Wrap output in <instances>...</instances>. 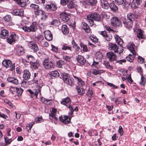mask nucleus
Returning a JSON list of instances; mask_svg holds the SVG:
<instances>
[{
	"label": "nucleus",
	"instance_id": "49",
	"mask_svg": "<svg viewBox=\"0 0 146 146\" xmlns=\"http://www.w3.org/2000/svg\"><path fill=\"white\" fill-rule=\"evenodd\" d=\"M35 123V122H32L29 124H27L26 126V129L28 130V132L30 131L31 128L32 127L33 125Z\"/></svg>",
	"mask_w": 146,
	"mask_h": 146
},
{
	"label": "nucleus",
	"instance_id": "54",
	"mask_svg": "<svg viewBox=\"0 0 146 146\" xmlns=\"http://www.w3.org/2000/svg\"><path fill=\"white\" fill-rule=\"evenodd\" d=\"M41 87L39 86L38 88V89H36V92L34 93V96H35L36 98H37V96L38 95V94L40 93V94H41L40 93V88Z\"/></svg>",
	"mask_w": 146,
	"mask_h": 146
},
{
	"label": "nucleus",
	"instance_id": "46",
	"mask_svg": "<svg viewBox=\"0 0 146 146\" xmlns=\"http://www.w3.org/2000/svg\"><path fill=\"white\" fill-rule=\"evenodd\" d=\"M50 6L51 11H55L57 10V7L55 3H52L50 4Z\"/></svg>",
	"mask_w": 146,
	"mask_h": 146
},
{
	"label": "nucleus",
	"instance_id": "13",
	"mask_svg": "<svg viewBox=\"0 0 146 146\" xmlns=\"http://www.w3.org/2000/svg\"><path fill=\"white\" fill-rule=\"evenodd\" d=\"M139 16L138 15H136L133 13H129L127 14V19L128 21H130L133 23L136 18H137Z\"/></svg>",
	"mask_w": 146,
	"mask_h": 146
},
{
	"label": "nucleus",
	"instance_id": "38",
	"mask_svg": "<svg viewBox=\"0 0 146 146\" xmlns=\"http://www.w3.org/2000/svg\"><path fill=\"white\" fill-rule=\"evenodd\" d=\"M76 90L77 91L78 94L79 95H82L84 94L85 93L84 90L82 88H80L79 86L76 87Z\"/></svg>",
	"mask_w": 146,
	"mask_h": 146
},
{
	"label": "nucleus",
	"instance_id": "21",
	"mask_svg": "<svg viewBox=\"0 0 146 146\" xmlns=\"http://www.w3.org/2000/svg\"><path fill=\"white\" fill-rule=\"evenodd\" d=\"M25 53L24 48L22 46H19L16 50V54L18 56H20L23 55Z\"/></svg>",
	"mask_w": 146,
	"mask_h": 146
},
{
	"label": "nucleus",
	"instance_id": "5",
	"mask_svg": "<svg viewBox=\"0 0 146 146\" xmlns=\"http://www.w3.org/2000/svg\"><path fill=\"white\" fill-rule=\"evenodd\" d=\"M111 22L112 26L114 27H118L122 25L120 19L116 17H113L111 18Z\"/></svg>",
	"mask_w": 146,
	"mask_h": 146
},
{
	"label": "nucleus",
	"instance_id": "22",
	"mask_svg": "<svg viewBox=\"0 0 146 146\" xmlns=\"http://www.w3.org/2000/svg\"><path fill=\"white\" fill-rule=\"evenodd\" d=\"M61 49L64 50H69L71 52L73 50V48L71 45H69L66 43H63L62 44Z\"/></svg>",
	"mask_w": 146,
	"mask_h": 146
},
{
	"label": "nucleus",
	"instance_id": "51",
	"mask_svg": "<svg viewBox=\"0 0 146 146\" xmlns=\"http://www.w3.org/2000/svg\"><path fill=\"white\" fill-rule=\"evenodd\" d=\"M80 46L81 48H82V50L84 52H87L88 50L87 46L84 45L83 43H80Z\"/></svg>",
	"mask_w": 146,
	"mask_h": 146
},
{
	"label": "nucleus",
	"instance_id": "9",
	"mask_svg": "<svg viewBox=\"0 0 146 146\" xmlns=\"http://www.w3.org/2000/svg\"><path fill=\"white\" fill-rule=\"evenodd\" d=\"M106 57L111 62H113L116 60L117 57L116 54L112 52H107L106 54Z\"/></svg>",
	"mask_w": 146,
	"mask_h": 146
},
{
	"label": "nucleus",
	"instance_id": "60",
	"mask_svg": "<svg viewBox=\"0 0 146 146\" xmlns=\"http://www.w3.org/2000/svg\"><path fill=\"white\" fill-rule=\"evenodd\" d=\"M99 64V62L98 61H95V60H93V63L92 65V67H97L98 65Z\"/></svg>",
	"mask_w": 146,
	"mask_h": 146
},
{
	"label": "nucleus",
	"instance_id": "59",
	"mask_svg": "<svg viewBox=\"0 0 146 146\" xmlns=\"http://www.w3.org/2000/svg\"><path fill=\"white\" fill-rule=\"evenodd\" d=\"M3 19L5 21L8 22L11 19V16L10 15H7L4 17Z\"/></svg>",
	"mask_w": 146,
	"mask_h": 146
},
{
	"label": "nucleus",
	"instance_id": "28",
	"mask_svg": "<svg viewBox=\"0 0 146 146\" xmlns=\"http://www.w3.org/2000/svg\"><path fill=\"white\" fill-rule=\"evenodd\" d=\"M40 63L39 61L36 59L31 64V65L34 69H36L39 66Z\"/></svg>",
	"mask_w": 146,
	"mask_h": 146
},
{
	"label": "nucleus",
	"instance_id": "6",
	"mask_svg": "<svg viewBox=\"0 0 146 146\" xmlns=\"http://www.w3.org/2000/svg\"><path fill=\"white\" fill-rule=\"evenodd\" d=\"M7 38V42L10 44H13L17 40L18 36L15 33H12L11 34L9 37Z\"/></svg>",
	"mask_w": 146,
	"mask_h": 146
},
{
	"label": "nucleus",
	"instance_id": "23",
	"mask_svg": "<svg viewBox=\"0 0 146 146\" xmlns=\"http://www.w3.org/2000/svg\"><path fill=\"white\" fill-rule=\"evenodd\" d=\"M44 37L48 41L51 40L52 39V35L50 31H47L44 32Z\"/></svg>",
	"mask_w": 146,
	"mask_h": 146
},
{
	"label": "nucleus",
	"instance_id": "56",
	"mask_svg": "<svg viewBox=\"0 0 146 146\" xmlns=\"http://www.w3.org/2000/svg\"><path fill=\"white\" fill-rule=\"evenodd\" d=\"M41 101L43 103H44L45 104H48L49 103H48V102L49 101V100L47 99H45L44 98L42 97L40 98Z\"/></svg>",
	"mask_w": 146,
	"mask_h": 146
},
{
	"label": "nucleus",
	"instance_id": "37",
	"mask_svg": "<svg viewBox=\"0 0 146 146\" xmlns=\"http://www.w3.org/2000/svg\"><path fill=\"white\" fill-rule=\"evenodd\" d=\"M31 45V48L32 50L34 52H36L38 50V48L36 44L35 43H32L30 44Z\"/></svg>",
	"mask_w": 146,
	"mask_h": 146
},
{
	"label": "nucleus",
	"instance_id": "57",
	"mask_svg": "<svg viewBox=\"0 0 146 146\" xmlns=\"http://www.w3.org/2000/svg\"><path fill=\"white\" fill-rule=\"evenodd\" d=\"M104 64L106 66V68H113L110 65L109 62L104 61Z\"/></svg>",
	"mask_w": 146,
	"mask_h": 146
},
{
	"label": "nucleus",
	"instance_id": "64",
	"mask_svg": "<svg viewBox=\"0 0 146 146\" xmlns=\"http://www.w3.org/2000/svg\"><path fill=\"white\" fill-rule=\"evenodd\" d=\"M43 12L44 13H43L42 14H40V15L42 16L41 19L44 20L47 18V15H46L45 12L44 11Z\"/></svg>",
	"mask_w": 146,
	"mask_h": 146
},
{
	"label": "nucleus",
	"instance_id": "34",
	"mask_svg": "<svg viewBox=\"0 0 146 146\" xmlns=\"http://www.w3.org/2000/svg\"><path fill=\"white\" fill-rule=\"evenodd\" d=\"M76 5L74 2L73 1H69L67 3V7L69 9H72L74 8L76 6Z\"/></svg>",
	"mask_w": 146,
	"mask_h": 146
},
{
	"label": "nucleus",
	"instance_id": "14",
	"mask_svg": "<svg viewBox=\"0 0 146 146\" xmlns=\"http://www.w3.org/2000/svg\"><path fill=\"white\" fill-rule=\"evenodd\" d=\"M88 18H92L95 21H101V19L100 16L98 13H92L88 15Z\"/></svg>",
	"mask_w": 146,
	"mask_h": 146
},
{
	"label": "nucleus",
	"instance_id": "19",
	"mask_svg": "<svg viewBox=\"0 0 146 146\" xmlns=\"http://www.w3.org/2000/svg\"><path fill=\"white\" fill-rule=\"evenodd\" d=\"M31 76V74L29 70L27 69L24 70L23 78L25 80H27L29 79Z\"/></svg>",
	"mask_w": 146,
	"mask_h": 146
},
{
	"label": "nucleus",
	"instance_id": "45",
	"mask_svg": "<svg viewBox=\"0 0 146 146\" xmlns=\"http://www.w3.org/2000/svg\"><path fill=\"white\" fill-rule=\"evenodd\" d=\"M104 72L105 71L103 70H96L94 69L92 71V73L95 75H97L99 74L104 73Z\"/></svg>",
	"mask_w": 146,
	"mask_h": 146
},
{
	"label": "nucleus",
	"instance_id": "47",
	"mask_svg": "<svg viewBox=\"0 0 146 146\" xmlns=\"http://www.w3.org/2000/svg\"><path fill=\"white\" fill-rule=\"evenodd\" d=\"M16 94H17L18 96H21L23 91V90L21 88H16Z\"/></svg>",
	"mask_w": 146,
	"mask_h": 146
},
{
	"label": "nucleus",
	"instance_id": "53",
	"mask_svg": "<svg viewBox=\"0 0 146 146\" xmlns=\"http://www.w3.org/2000/svg\"><path fill=\"white\" fill-rule=\"evenodd\" d=\"M30 7L33 10L34 12L35 11L39 8V6L35 4H31L30 5Z\"/></svg>",
	"mask_w": 146,
	"mask_h": 146
},
{
	"label": "nucleus",
	"instance_id": "8",
	"mask_svg": "<svg viewBox=\"0 0 146 146\" xmlns=\"http://www.w3.org/2000/svg\"><path fill=\"white\" fill-rule=\"evenodd\" d=\"M122 22L124 27L129 30L132 29L133 26V23L130 21H128L125 18L122 19Z\"/></svg>",
	"mask_w": 146,
	"mask_h": 146
},
{
	"label": "nucleus",
	"instance_id": "20",
	"mask_svg": "<svg viewBox=\"0 0 146 146\" xmlns=\"http://www.w3.org/2000/svg\"><path fill=\"white\" fill-rule=\"evenodd\" d=\"M11 13L15 15L21 16L23 15V12L22 10L14 9L11 11Z\"/></svg>",
	"mask_w": 146,
	"mask_h": 146
},
{
	"label": "nucleus",
	"instance_id": "40",
	"mask_svg": "<svg viewBox=\"0 0 146 146\" xmlns=\"http://www.w3.org/2000/svg\"><path fill=\"white\" fill-rule=\"evenodd\" d=\"M102 58V53L101 52H97L96 53L95 56V58L99 61H101Z\"/></svg>",
	"mask_w": 146,
	"mask_h": 146
},
{
	"label": "nucleus",
	"instance_id": "10",
	"mask_svg": "<svg viewBox=\"0 0 146 146\" xmlns=\"http://www.w3.org/2000/svg\"><path fill=\"white\" fill-rule=\"evenodd\" d=\"M115 2L117 5H121L122 7L125 9L127 8L129 5L128 3L125 0H115Z\"/></svg>",
	"mask_w": 146,
	"mask_h": 146
},
{
	"label": "nucleus",
	"instance_id": "50",
	"mask_svg": "<svg viewBox=\"0 0 146 146\" xmlns=\"http://www.w3.org/2000/svg\"><path fill=\"white\" fill-rule=\"evenodd\" d=\"M137 37L139 39H144L146 38L145 36L143 34L142 32L140 31L137 33Z\"/></svg>",
	"mask_w": 146,
	"mask_h": 146
},
{
	"label": "nucleus",
	"instance_id": "52",
	"mask_svg": "<svg viewBox=\"0 0 146 146\" xmlns=\"http://www.w3.org/2000/svg\"><path fill=\"white\" fill-rule=\"evenodd\" d=\"M134 58V57L131 54H129L128 56L126 57L127 60L130 62H132Z\"/></svg>",
	"mask_w": 146,
	"mask_h": 146
},
{
	"label": "nucleus",
	"instance_id": "29",
	"mask_svg": "<svg viewBox=\"0 0 146 146\" xmlns=\"http://www.w3.org/2000/svg\"><path fill=\"white\" fill-rule=\"evenodd\" d=\"M16 2L22 7H25L27 4L26 0H14Z\"/></svg>",
	"mask_w": 146,
	"mask_h": 146
},
{
	"label": "nucleus",
	"instance_id": "39",
	"mask_svg": "<svg viewBox=\"0 0 146 146\" xmlns=\"http://www.w3.org/2000/svg\"><path fill=\"white\" fill-rule=\"evenodd\" d=\"M62 31L64 34H67L69 32V29L66 25H62Z\"/></svg>",
	"mask_w": 146,
	"mask_h": 146
},
{
	"label": "nucleus",
	"instance_id": "61",
	"mask_svg": "<svg viewBox=\"0 0 146 146\" xmlns=\"http://www.w3.org/2000/svg\"><path fill=\"white\" fill-rule=\"evenodd\" d=\"M137 72L139 73L141 75H143V70L141 68L140 66H137Z\"/></svg>",
	"mask_w": 146,
	"mask_h": 146
},
{
	"label": "nucleus",
	"instance_id": "15",
	"mask_svg": "<svg viewBox=\"0 0 146 146\" xmlns=\"http://www.w3.org/2000/svg\"><path fill=\"white\" fill-rule=\"evenodd\" d=\"M60 121L64 124H68L70 121L71 119L69 118L68 116L63 115L59 117Z\"/></svg>",
	"mask_w": 146,
	"mask_h": 146
},
{
	"label": "nucleus",
	"instance_id": "36",
	"mask_svg": "<svg viewBox=\"0 0 146 146\" xmlns=\"http://www.w3.org/2000/svg\"><path fill=\"white\" fill-rule=\"evenodd\" d=\"M110 7L111 10L114 12H115L118 10L117 6L113 3H111L110 4Z\"/></svg>",
	"mask_w": 146,
	"mask_h": 146
},
{
	"label": "nucleus",
	"instance_id": "62",
	"mask_svg": "<svg viewBox=\"0 0 146 146\" xmlns=\"http://www.w3.org/2000/svg\"><path fill=\"white\" fill-rule=\"evenodd\" d=\"M128 82L130 84L132 83L133 82V80L131 78V75H129L126 78Z\"/></svg>",
	"mask_w": 146,
	"mask_h": 146
},
{
	"label": "nucleus",
	"instance_id": "17",
	"mask_svg": "<svg viewBox=\"0 0 146 146\" xmlns=\"http://www.w3.org/2000/svg\"><path fill=\"white\" fill-rule=\"evenodd\" d=\"M9 35V31L5 29L1 30L0 33V37L2 38H7Z\"/></svg>",
	"mask_w": 146,
	"mask_h": 146
},
{
	"label": "nucleus",
	"instance_id": "42",
	"mask_svg": "<svg viewBox=\"0 0 146 146\" xmlns=\"http://www.w3.org/2000/svg\"><path fill=\"white\" fill-rule=\"evenodd\" d=\"M146 83V80L145 78L143 75H141V81L139 83L140 85H142L144 86Z\"/></svg>",
	"mask_w": 146,
	"mask_h": 146
},
{
	"label": "nucleus",
	"instance_id": "35",
	"mask_svg": "<svg viewBox=\"0 0 146 146\" xmlns=\"http://www.w3.org/2000/svg\"><path fill=\"white\" fill-rule=\"evenodd\" d=\"M102 7L104 9H108L110 7V4L106 0H103V1H101Z\"/></svg>",
	"mask_w": 146,
	"mask_h": 146
},
{
	"label": "nucleus",
	"instance_id": "18",
	"mask_svg": "<svg viewBox=\"0 0 146 146\" xmlns=\"http://www.w3.org/2000/svg\"><path fill=\"white\" fill-rule=\"evenodd\" d=\"M134 46L135 45L134 44L131 43H129L127 45L126 47L133 55H136V52L135 50Z\"/></svg>",
	"mask_w": 146,
	"mask_h": 146
},
{
	"label": "nucleus",
	"instance_id": "44",
	"mask_svg": "<svg viewBox=\"0 0 146 146\" xmlns=\"http://www.w3.org/2000/svg\"><path fill=\"white\" fill-rule=\"evenodd\" d=\"M43 13V11L40 9L39 7L34 11V14L36 15H40V14H42Z\"/></svg>",
	"mask_w": 146,
	"mask_h": 146
},
{
	"label": "nucleus",
	"instance_id": "55",
	"mask_svg": "<svg viewBox=\"0 0 146 146\" xmlns=\"http://www.w3.org/2000/svg\"><path fill=\"white\" fill-rule=\"evenodd\" d=\"M88 15L87 16V18L88 21V23H89L90 26H92L94 24V21L93 19L92 18H88Z\"/></svg>",
	"mask_w": 146,
	"mask_h": 146
},
{
	"label": "nucleus",
	"instance_id": "41",
	"mask_svg": "<svg viewBox=\"0 0 146 146\" xmlns=\"http://www.w3.org/2000/svg\"><path fill=\"white\" fill-rule=\"evenodd\" d=\"M50 24L53 26H58L60 25V22L58 20L54 19L50 23Z\"/></svg>",
	"mask_w": 146,
	"mask_h": 146
},
{
	"label": "nucleus",
	"instance_id": "12",
	"mask_svg": "<svg viewBox=\"0 0 146 146\" xmlns=\"http://www.w3.org/2000/svg\"><path fill=\"white\" fill-rule=\"evenodd\" d=\"M98 33L107 41H110L112 39V36L111 35H108L105 31H99Z\"/></svg>",
	"mask_w": 146,
	"mask_h": 146
},
{
	"label": "nucleus",
	"instance_id": "1",
	"mask_svg": "<svg viewBox=\"0 0 146 146\" xmlns=\"http://www.w3.org/2000/svg\"><path fill=\"white\" fill-rule=\"evenodd\" d=\"M2 65L7 68H9V70L12 72L15 71V63H12L11 61L9 60H4L2 62Z\"/></svg>",
	"mask_w": 146,
	"mask_h": 146
},
{
	"label": "nucleus",
	"instance_id": "3",
	"mask_svg": "<svg viewBox=\"0 0 146 146\" xmlns=\"http://www.w3.org/2000/svg\"><path fill=\"white\" fill-rule=\"evenodd\" d=\"M22 29L26 32H35L38 28L36 22H34L29 27L24 26L22 27Z\"/></svg>",
	"mask_w": 146,
	"mask_h": 146
},
{
	"label": "nucleus",
	"instance_id": "63",
	"mask_svg": "<svg viewBox=\"0 0 146 146\" xmlns=\"http://www.w3.org/2000/svg\"><path fill=\"white\" fill-rule=\"evenodd\" d=\"M5 142L7 144H9L12 141V139H9L7 137H5Z\"/></svg>",
	"mask_w": 146,
	"mask_h": 146
},
{
	"label": "nucleus",
	"instance_id": "7",
	"mask_svg": "<svg viewBox=\"0 0 146 146\" xmlns=\"http://www.w3.org/2000/svg\"><path fill=\"white\" fill-rule=\"evenodd\" d=\"M43 65L44 68L46 69L49 70L51 68H53L55 67V65L51 61L47 59H44L43 62Z\"/></svg>",
	"mask_w": 146,
	"mask_h": 146
},
{
	"label": "nucleus",
	"instance_id": "33",
	"mask_svg": "<svg viewBox=\"0 0 146 146\" xmlns=\"http://www.w3.org/2000/svg\"><path fill=\"white\" fill-rule=\"evenodd\" d=\"M82 27L85 30L86 32L88 33L90 32V28L86 23L83 22L82 23Z\"/></svg>",
	"mask_w": 146,
	"mask_h": 146
},
{
	"label": "nucleus",
	"instance_id": "32",
	"mask_svg": "<svg viewBox=\"0 0 146 146\" xmlns=\"http://www.w3.org/2000/svg\"><path fill=\"white\" fill-rule=\"evenodd\" d=\"M73 77L74 78L75 80V82L76 81H77V82L78 85L80 86H82L83 85H84V83L82 80L77 77V76H73Z\"/></svg>",
	"mask_w": 146,
	"mask_h": 146
},
{
	"label": "nucleus",
	"instance_id": "25",
	"mask_svg": "<svg viewBox=\"0 0 146 146\" xmlns=\"http://www.w3.org/2000/svg\"><path fill=\"white\" fill-rule=\"evenodd\" d=\"M61 19L63 21L65 22H68L69 20V18L68 17V15L66 12H63L61 14Z\"/></svg>",
	"mask_w": 146,
	"mask_h": 146
},
{
	"label": "nucleus",
	"instance_id": "31",
	"mask_svg": "<svg viewBox=\"0 0 146 146\" xmlns=\"http://www.w3.org/2000/svg\"><path fill=\"white\" fill-rule=\"evenodd\" d=\"M97 0H86V3L91 6H94L97 4Z\"/></svg>",
	"mask_w": 146,
	"mask_h": 146
},
{
	"label": "nucleus",
	"instance_id": "48",
	"mask_svg": "<svg viewBox=\"0 0 146 146\" xmlns=\"http://www.w3.org/2000/svg\"><path fill=\"white\" fill-rule=\"evenodd\" d=\"M64 64V62L62 60H59L56 63V66L59 68H62L63 65Z\"/></svg>",
	"mask_w": 146,
	"mask_h": 146
},
{
	"label": "nucleus",
	"instance_id": "4",
	"mask_svg": "<svg viewBox=\"0 0 146 146\" xmlns=\"http://www.w3.org/2000/svg\"><path fill=\"white\" fill-rule=\"evenodd\" d=\"M71 100L69 97H67L63 99L60 103L61 104L65 105L68 108H69L71 114H73L74 110L72 106H70Z\"/></svg>",
	"mask_w": 146,
	"mask_h": 146
},
{
	"label": "nucleus",
	"instance_id": "43",
	"mask_svg": "<svg viewBox=\"0 0 146 146\" xmlns=\"http://www.w3.org/2000/svg\"><path fill=\"white\" fill-rule=\"evenodd\" d=\"M115 39L116 42L120 46H121L123 44V40L118 36H117L115 37Z\"/></svg>",
	"mask_w": 146,
	"mask_h": 146
},
{
	"label": "nucleus",
	"instance_id": "27",
	"mask_svg": "<svg viewBox=\"0 0 146 146\" xmlns=\"http://www.w3.org/2000/svg\"><path fill=\"white\" fill-rule=\"evenodd\" d=\"M49 75L52 78L58 77L60 74L58 71L54 70L50 72Z\"/></svg>",
	"mask_w": 146,
	"mask_h": 146
},
{
	"label": "nucleus",
	"instance_id": "30",
	"mask_svg": "<svg viewBox=\"0 0 146 146\" xmlns=\"http://www.w3.org/2000/svg\"><path fill=\"white\" fill-rule=\"evenodd\" d=\"M35 60H36L34 57L32 55H29L26 56V62H29L31 64Z\"/></svg>",
	"mask_w": 146,
	"mask_h": 146
},
{
	"label": "nucleus",
	"instance_id": "11",
	"mask_svg": "<svg viewBox=\"0 0 146 146\" xmlns=\"http://www.w3.org/2000/svg\"><path fill=\"white\" fill-rule=\"evenodd\" d=\"M108 48L111 50H113L115 53H117L120 54L119 52L118 51L119 46L116 44L109 43L108 45Z\"/></svg>",
	"mask_w": 146,
	"mask_h": 146
},
{
	"label": "nucleus",
	"instance_id": "2",
	"mask_svg": "<svg viewBox=\"0 0 146 146\" xmlns=\"http://www.w3.org/2000/svg\"><path fill=\"white\" fill-rule=\"evenodd\" d=\"M62 78L65 83L71 86L75 85V80L73 78L68 76V75L64 74L62 76Z\"/></svg>",
	"mask_w": 146,
	"mask_h": 146
},
{
	"label": "nucleus",
	"instance_id": "16",
	"mask_svg": "<svg viewBox=\"0 0 146 146\" xmlns=\"http://www.w3.org/2000/svg\"><path fill=\"white\" fill-rule=\"evenodd\" d=\"M76 59L78 62L82 65H84L86 62L85 58L81 55H78L76 56Z\"/></svg>",
	"mask_w": 146,
	"mask_h": 146
},
{
	"label": "nucleus",
	"instance_id": "26",
	"mask_svg": "<svg viewBox=\"0 0 146 146\" xmlns=\"http://www.w3.org/2000/svg\"><path fill=\"white\" fill-rule=\"evenodd\" d=\"M7 80L9 82L13 83L15 85L19 84L18 80L17 78L13 77H9L7 78Z\"/></svg>",
	"mask_w": 146,
	"mask_h": 146
},
{
	"label": "nucleus",
	"instance_id": "24",
	"mask_svg": "<svg viewBox=\"0 0 146 146\" xmlns=\"http://www.w3.org/2000/svg\"><path fill=\"white\" fill-rule=\"evenodd\" d=\"M38 73L37 72L35 73L33 79L35 83H36V86H38L41 83V80L38 78Z\"/></svg>",
	"mask_w": 146,
	"mask_h": 146
},
{
	"label": "nucleus",
	"instance_id": "58",
	"mask_svg": "<svg viewBox=\"0 0 146 146\" xmlns=\"http://www.w3.org/2000/svg\"><path fill=\"white\" fill-rule=\"evenodd\" d=\"M69 0H60V4L61 5L65 6L69 2Z\"/></svg>",
	"mask_w": 146,
	"mask_h": 146
}]
</instances>
